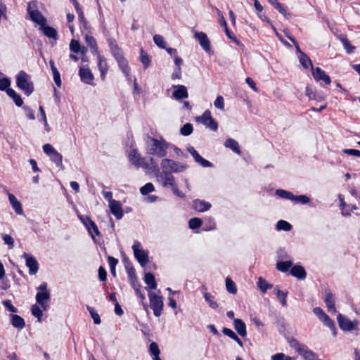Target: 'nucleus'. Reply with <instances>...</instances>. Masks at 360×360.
I'll return each instance as SVG.
<instances>
[{
  "instance_id": "nucleus-1",
  "label": "nucleus",
  "mask_w": 360,
  "mask_h": 360,
  "mask_svg": "<svg viewBox=\"0 0 360 360\" xmlns=\"http://www.w3.org/2000/svg\"><path fill=\"white\" fill-rule=\"evenodd\" d=\"M170 144L164 139H158L151 136H148L146 141V153L148 155L157 156L158 158H164L167 155V150Z\"/></svg>"
},
{
  "instance_id": "nucleus-2",
  "label": "nucleus",
  "mask_w": 360,
  "mask_h": 360,
  "mask_svg": "<svg viewBox=\"0 0 360 360\" xmlns=\"http://www.w3.org/2000/svg\"><path fill=\"white\" fill-rule=\"evenodd\" d=\"M16 84L27 96H30L34 91L33 84L30 81V76L23 70L20 71L17 75Z\"/></svg>"
},
{
  "instance_id": "nucleus-3",
  "label": "nucleus",
  "mask_w": 360,
  "mask_h": 360,
  "mask_svg": "<svg viewBox=\"0 0 360 360\" xmlns=\"http://www.w3.org/2000/svg\"><path fill=\"white\" fill-rule=\"evenodd\" d=\"M160 165L163 170L170 172L171 173L182 172L186 169L188 167L186 164L180 163L167 158L162 159Z\"/></svg>"
},
{
  "instance_id": "nucleus-4",
  "label": "nucleus",
  "mask_w": 360,
  "mask_h": 360,
  "mask_svg": "<svg viewBox=\"0 0 360 360\" xmlns=\"http://www.w3.org/2000/svg\"><path fill=\"white\" fill-rule=\"evenodd\" d=\"M39 292L36 295V301L41 307L43 310H46V302L50 300V292L47 289V283L44 282L37 287Z\"/></svg>"
},
{
  "instance_id": "nucleus-5",
  "label": "nucleus",
  "mask_w": 360,
  "mask_h": 360,
  "mask_svg": "<svg viewBox=\"0 0 360 360\" xmlns=\"http://www.w3.org/2000/svg\"><path fill=\"white\" fill-rule=\"evenodd\" d=\"M148 297L154 315L159 317L162 314L164 307L163 297L153 292L148 293Z\"/></svg>"
},
{
  "instance_id": "nucleus-6",
  "label": "nucleus",
  "mask_w": 360,
  "mask_h": 360,
  "mask_svg": "<svg viewBox=\"0 0 360 360\" xmlns=\"http://www.w3.org/2000/svg\"><path fill=\"white\" fill-rule=\"evenodd\" d=\"M27 12L32 21L35 22L40 26H44V25L46 24V20L43 16V15L37 9L35 2L32 1L28 4Z\"/></svg>"
},
{
  "instance_id": "nucleus-7",
  "label": "nucleus",
  "mask_w": 360,
  "mask_h": 360,
  "mask_svg": "<svg viewBox=\"0 0 360 360\" xmlns=\"http://www.w3.org/2000/svg\"><path fill=\"white\" fill-rule=\"evenodd\" d=\"M157 181L163 186L172 187L175 184V179L170 172L163 170L155 174Z\"/></svg>"
},
{
  "instance_id": "nucleus-8",
  "label": "nucleus",
  "mask_w": 360,
  "mask_h": 360,
  "mask_svg": "<svg viewBox=\"0 0 360 360\" xmlns=\"http://www.w3.org/2000/svg\"><path fill=\"white\" fill-rule=\"evenodd\" d=\"M141 245L139 241H135L132 245V249L135 258L141 266H145L148 262V255L146 252L141 249Z\"/></svg>"
},
{
  "instance_id": "nucleus-9",
  "label": "nucleus",
  "mask_w": 360,
  "mask_h": 360,
  "mask_svg": "<svg viewBox=\"0 0 360 360\" xmlns=\"http://www.w3.org/2000/svg\"><path fill=\"white\" fill-rule=\"evenodd\" d=\"M198 121L212 131H216L218 129V123L212 118L210 110H205L200 117H198Z\"/></svg>"
},
{
  "instance_id": "nucleus-10",
  "label": "nucleus",
  "mask_w": 360,
  "mask_h": 360,
  "mask_svg": "<svg viewBox=\"0 0 360 360\" xmlns=\"http://www.w3.org/2000/svg\"><path fill=\"white\" fill-rule=\"evenodd\" d=\"M297 352L301 355L305 360H321L318 356L310 350L306 345H300L296 342L294 345Z\"/></svg>"
},
{
  "instance_id": "nucleus-11",
  "label": "nucleus",
  "mask_w": 360,
  "mask_h": 360,
  "mask_svg": "<svg viewBox=\"0 0 360 360\" xmlns=\"http://www.w3.org/2000/svg\"><path fill=\"white\" fill-rule=\"evenodd\" d=\"M129 162L136 167H143L146 165V159L142 157L137 149H133L128 155Z\"/></svg>"
},
{
  "instance_id": "nucleus-12",
  "label": "nucleus",
  "mask_w": 360,
  "mask_h": 360,
  "mask_svg": "<svg viewBox=\"0 0 360 360\" xmlns=\"http://www.w3.org/2000/svg\"><path fill=\"white\" fill-rule=\"evenodd\" d=\"M340 328L343 330L351 331L358 325V321H352L348 318L339 314L337 317Z\"/></svg>"
},
{
  "instance_id": "nucleus-13",
  "label": "nucleus",
  "mask_w": 360,
  "mask_h": 360,
  "mask_svg": "<svg viewBox=\"0 0 360 360\" xmlns=\"http://www.w3.org/2000/svg\"><path fill=\"white\" fill-rule=\"evenodd\" d=\"M22 257L26 259V266L29 268L30 275H34L39 270V264L33 256L25 252Z\"/></svg>"
},
{
  "instance_id": "nucleus-14",
  "label": "nucleus",
  "mask_w": 360,
  "mask_h": 360,
  "mask_svg": "<svg viewBox=\"0 0 360 360\" xmlns=\"http://www.w3.org/2000/svg\"><path fill=\"white\" fill-rule=\"evenodd\" d=\"M187 150L191 153V155L194 158L195 161L200 164L203 167H212V162L204 159L202 156L199 155L198 151L193 147L188 146L187 148Z\"/></svg>"
},
{
  "instance_id": "nucleus-15",
  "label": "nucleus",
  "mask_w": 360,
  "mask_h": 360,
  "mask_svg": "<svg viewBox=\"0 0 360 360\" xmlns=\"http://www.w3.org/2000/svg\"><path fill=\"white\" fill-rule=\"evenodd\" d=\"M195 38L199 41L200 45L206 52L210 51V41L205 33L195 32Z\"/></svg>"
},
{
  "instance_id": "nucleus-16",
  "label": "nucleus",
  "mask_w": 360,
  "mask_h": 360,
  "mask_svg": "<svg viewBox=\"0 0 360 360\" xmlns=\"http://www.w3.org/2000/svg\"><path fill=\"white\" fill-rule=\"evenodd\" d=\"M312 75L315 80L323 81L326 84H329L331 82L330 78L326 72L320 68L317 67L315 69L312 68Z\"/></svg>"
},
{
  "instance_id": "nucleus-17",
  "label": "nucleus",
  "mask_w": 360,
  "mask_h": 360,
  "mask_svg": "<svg viewBox=\"0 0 360 360\" xmlns=\"http://www.w3.org/2000/svg\"><path fill=\"white\" fill-rule=\"evenodd\" d=\"M79 75L83 82L89 84H91L94 79V75L89 68L84 66L80 67Z\"/></svg>"
},
{
  "instance_id": "nucleus-18",
  "label": "nucleus",
  "mask_w": 360,
  "mask_h": 360,
  "mask_svg": "<svg viewBox=\"0 0 360 360\" xmlns=\"http://www.w3.org/2000/svg\"><path fill=\"white\" fill-rule=\"evenodd\" d=\"M109 207L112 214L117 219H120L123 217V210L121 203L119 201H111Z\"/></svg>"
},
{
  "instance_id": "nucleus-19",
  "label": "nucleus",
  "mask_w": 360,
  "mask_h": 360,
  "mask_svg": "<svg viewBox=\"0 0 360 360\" xmlns=\"http://www.w3.org/2000/svg\"><path fill=\"white\" fill-rule=\"evenodd\" d=\"M173 87L176 90L173 92L172 96L176 100L186 98L188 96L187 89L184 85H174Z\"/></svg>"
},
{
  "instance_id": "nucleus-20",
  "label": "nucleus",
  "mask_w": 360,
  "mask_h": 360,
  "mask_svg": "<svg viewBox=\"0 0 360 360\" xmlns=\"http://www.w3.org/2000/svg\"><path fill=\"white\" fill-rule=\"evenodd\" d=\"M118 63L120 68L122 70V72L125 75L127 79L128 80L131 79L130 77V68L128 65L127 60L123 57H120L116 59Z\"/></svg>"
},
{
  "instance_id": "nucleus-21",
  "label": "nucleus",
  "mask_w": 360,
  "mask_h": 360,
  "mask_svg": "<svg viewBox=\"0 0 360 360\" xmlns=\"http://www.w3.org/2000/svg\"><path fill=\"white\" fill-rule=\"evenodd\" d=\"M98 65L99 70L101 72V78L102 80L105 79V75L108 70V66L106 62V60L104 56L101 55H98Z\"/></svg>"
},
{
  "instance_id": "nucleus-22",
  "label": "nucleus",
  "mask_w": 360,
  "mask_h": 360,
  "mask_svg": "<svg viewBox=\"0 0 360 360\" xmlns=\"http://www.w3.org/2000/svg\"><path fill=\"white\" fill-rule=\"evenodd\" d=\"M233 326L237 333L242 337L247 335L246 326L245 322L240 319H235L233 320Z\"/></svg>"
},
{
  "instance_id": "nucleus-23",
  "label": "nucleus",
  "mask_w": 360,
  "mask_h": 360,
  "mask_svg": "<svg viewBox=\"0 0 360 360\" xmlns=\"http://www.w3.org/2000/svg\"><path fill=\"white\" fill-rule=\"evenodd\" d=\"M8 199L15 212L18 214H22L23 213L22 205L21 203L18 200L16 197L13 194L8 193Z\"/></svg>"
},
{
  "instance_id": "nucleus-24",
  "label": "nucleus",
  "mask_w": 360,
  "mask_h": 360,
  "mask_svg": "<svg viewBox=\"0 0 360 360\" xmlns=\"http://www.w3.org/2000/svg\"><path fill=\"white\" fill-rule=\"evenodd\" d=\"M325 303L328 307V309L330 312L336 313V309L335 307V298L334 295L331 292H327L324 299Z\"/></svg>"
},
{
  "instance_id": "nucleus-25",
  "label": "nucleus",
  "mask_w": 360,
  "mask_h": 360,
  "mask_svg": "<svg viewBox=\"0 0 360 360\" xmlns=\"http://www.w3.org/2000/svg\"><path fill=\"white\" fill-rule=\"evenodd\" d=\"M290 274L299 279H304L307 276L304 269L299 265L292 266L290 269Z\"/></svg>"
},
{
  "instance_id": "nucleus-26",
  "label": "nucleus",
  "mask_w": 360,
  "mask_h": 360,
  "mask_svg": "<svg viewBox=\"0 0 360 360\" xmlns=\"http://www.w3.org/2000/svg\"><path fill=\"white\" fill-rule=\"evenodd\" d=\"M193 207L198 212H205L211 207V205L203 200H195L193 201Z\"/></svg>"
},
{
  "instance_id": "nucleus-27",
  "label": "nucleus",
  "mask_w": 360,
  "mask_h": 360,
  "mask_svg": "<svg viewBox=\"0 0 360 360\" xmlns=\"http://www.w3.org/2000/svg\"><path fill=\"white\" fill-rule=\"evenodd\" d=\"M224 146L226 148H229L231 149L233 152H235L238 155L241 154V151L240 150L238 143L236 140H234L231 138H229L226 140V141L224 143Z\"/></svg>"
},
{
  "instance_id": "nucleus-28",
  "label": "nucleus",
  "mask_w": 360,
  "mask_h": 360,
  "mask_svg": "<svg viewBox=\"0 0 360 360\" xmlns=\"http://www.w3.org/2000/svg\"><path fill=\"white\" fill-rule=\"evenodd\" d=\"M11 317V324L13 327L18 328V330H21L25 327V323L21 316L16 314H12Z\"/></svg>"
},
{
  "instance_id": "nucleus-29",
  "label": "nucleus",
  "mask_w": 360,
  "mask_h": 360,
  "mask_svg": "<svg viewBox=\"0 0 360 360\" xmlns=\"http://www.w3.org/2000/svg\"><path fill=\"white\" fill-rule=\"evenodd\" d=\"M41 29L42 30L44 34L47 37H49L50 39H53L55 40L57 39L58 34H57V31L54 28H53L50 26L46 25L44 24V26H41Z\"/></svg>"
},
{
  "instance_id": "nucleus-30",
  "label": "nucleus",
  "mask_w": 360,
  "mask_h": 360,
  "mask_svg": "<svg viewBox=\"0 0 360 360\" xmlns=\"http://www.w3.org/2000/svg\"><path fill=\"white\" fill-rule=\"evenodd\" d=\"M144 281L151 290H155L157 288V283L155 276L151 273H146L144 276Z\"/></svg>"
},
{
  "instance_id": "nucleus-31",
  "label": "nucleus",
  "mask_w": 360,
  "mask_h": 360,
  "mask_svg": "<svg viewBox=\"0 0 360 360\" xmlns=\"http://www.w3.org/2000/svg\"><path fill=\"white\" fill-rule=\"evenodd\" d=\"M144 169L155 174L160 171L159 167L153 158H150L149 162L146 161V165L144 166Z\"/></svg>"
},
{
  "instance_id": "nucleus-32",
  "label": "nucleus",
  "mask_w": 360,
  "mask_h": 360,
  "mask_svg": "<svg viewBox=\"0 0 360 360\" xmlns=\"http://www.w3.org/2000/svg\"><path fill=\"white\" fill-rule=\"evenodd\" d=\"M274 292L276 295L277 298L281 302L283 307L287 306L286 297L288 295V292H283L280 290L278 288L274 289Z\"/></svg>"
},
{
  "instance_id": "nucleus-33",
  "label": "nucleus",
  "mask_w": 360,
  "mask_h": 360,
  "mask_svg": "<svg viewBox=\"0 0 360 360\" xmlns=\"http://www.w3.org/2000/svg\"><path fill=\"white\" fill-rule=\"evenodd\" d=\"M125 268L130 281L136 280L135 269L129 261L124 260Z\"/></svg>"
},
{
  "instance_id": "nucleus-34",
  "label": "nucleus",
  "mask_w": 360,
  "mask_h": 360,
  "mask_svg": "<svg viewBox=\"0 0 360 360\" xmlns=\"http://www.w3.org/2000/svg\"><path fill=\"white\" fill-rule=\"evenodd\" d=\"M257 286L264 293H265L269 289H271L273 287L271 284L268 283L262 277L258 278Z\"/></svg>"
},
{
  "instance_id": "nucleus-35",
  "label": "nucleus",
  "mask_w": 360,
  "mask_h": 360,
  "mask_svg": "<svg viewBox=\"0 0 360 360\" xmlns=\"http://www.w3.org/2000/svg\"><path fill=\"white\" fill-rule=\"evenodd\" d=\"M299 60L301 65L304 68H308L309 66H311V68L312 69L313 65L311 63V60L304 53H301V55H300L299 57Z\"/></svg>"
},
{
  "instance_id": "nucleus-36",
  "label": "nucleus",
  "mask_w": 360,
  "mask_h": 360,
  "mask_svg": "<svg viewBox=\"0 0 360 360\" xmlns=\"http://www.w3.org/2000/svg\"><path fill=\"white\" fill-rule=\"evenodd\" d=\"M276 194L281 198L290 200L291 201H292V198H294V194L292 192L283 189H277L276 191Z\"/></svg>"
},
{
  "instance_id": "nucleus-37",
  "label": "nucleus",
  "mask_w": 360,
  "mask_h": 360,
  "mask_svg": "<svg viewBox=\"0 0 360 360\" xmlns=\"http://www.w3.org/2000/svg\"><path fill=\"white\" fill-rule=\"evenodd\" d=\"M292 225L286 221L279 220L276 224V229L278 231H289L292 229Z\"/></svg>"
},
{
  "instance_id": "nucleus-38",
  "label": "nucleus",
  "mask_w": 360,
  "mask_h": 360,
  "mask_svg": "<svg viewBox=\"0 0 360 360\" xmlns=\"http://www.w3.org/2000/svg\"><path fill=\"white\" fill-rule=\"evenodd\" d=\"M226 288L227 291L231 294H236L237 292V288L235 283L230 278H226Z\"/></svg>"
},
{
  "instance_id": "nucleus-39",
  "label": "nucleus",
  "mask_w": 360,
  "mask_h": 360,
  "mask_svg": "<svg viewBox=\"0 0 360 360\" xmlns=\"http://www.w3.org/2000/svg\"><path fill=\"white\" fill-rule=\"evenodd\" d=\"M50 158L51 160L56 163V165L58 166V167H63V164H62V160H63V157L62 155L57 151L56 150L53 154H51L50 156Z\"/></svg>"
},
{
  "instance_id": "nucleus-40",
  "label": "nucleus",
  "mask_w": 360,
  "mask_h": 360,
  "mask_svg": "<svg viewBox=\"0 0 360 360\" xmlns=\"http://www.w3.org/2000/svg\"><path fill=\"white\" fill-rule=\"evenodd\" d=\"M203 295L205 300L209 304L210 307L212 309H217L218 307V304L214 301V297L210 293L205 292Z\"/></svg>"
},
{
  "instance_id": "nucleus-41",
  "label": "nucleus",
  "mask_w": 360,
  "mask_h": 360,
  "mask_svg": "<svg viewBox=\"0 0 360 360\" xmlns=\"http://www.w3.org/2000/svg\"><path fill=\"white\" fill-rule=\"evenodd\" d=\"M321 321H322L325 326L330 328L333 330L334 335H336V328L335 326V323L333 321L328 315H326Z\"/></svg>"
},
{
  "instance_id": "nucleus-42",
  "label": "nucleus",
  "mask_w": 360,
  "mask_h": 360,
  "mask_svg": "<svg viewBox=\"0 0 360 360\" xmlns=\"http://www.w3.org/2000/svg\"><path fill=\"white\" fill-rule=\"evenodd\" d=\"M292 265V262L290 261L280 262L276 264L277 269L282 271L286 272Z\"/></svg>"
},
{
  "instance_id": "nucleus-43",
  "label": "nucleus",
  "mask_w": 360,
  "mask_h": 360,
  "mask_svg": "<svg viewBox=\"0 0 360 360\" xmlns=\"http://www.w3.org/2000/svg\"><path fill=\"white\" fill-rule=\"evenodd\" d=\"M86 43L92 49V52L97 53V44L96 39L89 35L85 37Z\"/></svg>"
},
{
  "instance_id": "nucleus-44",
  "label": "nucleus",
  "mask_w": 360,
  "mask_h": 360,
  "mask_svg": "<svg viewBox=\"0 0 360 360\" xmlns=\"http://www.w3.org/2000/svg\"><path fill=\"white\" fill-rule=\"evenodd\" d=\"M75 10L78 15V18H79V20L80 22V25L82 27H83L84 29H87V22L85 20L84 15L83 13L82 8L79 7V8H76Z\"/></svg>"
},
{
  "instance_id": "nucleus-45",
  "label": "nucleus",
  "mask_w": 360,
  "mask_h": 360,
  "mask_svg": "<svg viewBox=\"0 0 360 360\" xmlns=\"http://www.w3.org/2000/svg\"><path fill=\"white\" fill-rule=\"evenodd\" d=\"M140 60L144 65L145 69H146L149 66L150 63V58L149 56L147 53H146L143 49L141 50Z\"/></svg>"
},
{
  "instance_id": "nucleus-46",
  "label": "nucleus",
  "mask_w": 360,
  "mask_h": 360,
  "mask_svg": "<svg viewBox=\"0 0 360 360\" xmlns=\"http://www.w3.org/2000/svg\"><path fill=\"white\" fill-rule=\"evenodd\" d=\"M310 201V199L309 197L304 195H295L294 198H292V202L295 203L299 204H307Z\"/></svg>"
},
{
  "instance_id": "nucleus-47",
  "label": "nucleus",
  "mask_w": 360,
  "mask_h": 360,
  "mask_svg": "<svg viewBox=\"0 0 360 360\" xmlns=\"http://www.w3.org/2000/svg\"><path fill=\"white\" fill-rule=\"evenodd\" d=\"M89 233L91 235L92 238L94 239V236L92 235V231L97 236H100L101 233L98 229V226L95 224L94 221H89V226H86Z\"/></svg>"
},
{
  "instance_id": "nucleus-48",
  "label": "nucleus",
  "mask_w": 360,
  "mask_h": 360,
  "mask_svg": "<svg viewBox=\"0 0 360 360\" xmlns=\"http://www.w3.org/2000/svg\"><path fill=\"white\" fill-rule=\"evenodd\" d=\"M155 188L152 183H147L146 185L140 188V192L142 195H146L149 193L154 191Z\"/></svg>"
},
{
  "instance_id": "nucleus-49",
  "label": "nucleus",
  "mask_w": 360,
  "mask_h": 360,
  "mask_svg": "<svg viewBox=\"0 0 360 360\" xmlns=\"http://www.w3.org/2000/svg\"><path fill=\"white\" fill-rule=\"evenodd\" d=\"M153 41L155 44L161 49H165L166 42L162 36L155 34L153 37Z\"/></svg>"
},
{
  "instance_id": "nucleus-50",
  "label": "nucleus",
  "mask_w": 360,
  "mask_h": 360,
  "mask_svg": "<svg viewBox=\"0 0 360 360\" xmlns=\"http://www.w3.org/2000/svg\"><path fill=\"white\" fill-rule=\"evenodd\" d=\"M189 228L191 229H195L201 226L202 220L199 218L194 217L189 220L188 221Z\"/></svg>"
},
{
  "instance_id": "nucleus-51",
  "label": "nucleus",
  "mask_w": 360,
  "mask_h": 360,
  "mask_svg": "<svg viewBox=\"0 0 360 360\" xmlns=\"http://www.w3.org/2000/svg\"><path fill=\"white\" fill-rule=\"evenodd\" d=\"M149 352L153 357L159 356L160 351L156 342H151L149 346Z\"/></svg>"
},
{
  "instance_id": "nucleus-52",
  "label": "nucleus",
  "mask_w": 360,
  "mask_h": 360,
  "mask_svg": "<svg viewBox=\"0 0 360 360\" xmlns=\"http://www.w3.org/2000/svg\"><path fill=\"white\" fill-rule=\"evenodd\" d=\"M87 309L92 317L95 324L101 323V319L98 314L95 311L93 307H87Z\"/></svg>"
},
{
  "instance_id": "nucleus-53",
  "label": "nucleus",
  "mask_w": 360,
  "mask_h": 360,
  "mask_svg": "<svg viewBox=\"0 0 360 360\" xmlns=\"http://www.w3.org/2000/svg\"><path fill=\"white\" fill-rule=\"evenodd\" d=\"M193 125L190 123H186L181 128L180 131L182 135L188 136L193 132Z\"/></svg>"
},
{
  "instance_id": "nucleus-54",
  "label": "nucleus",
  "mask_w": 360,
  "mask_h": 360,
  "mask_svg": "<svg viewBox=\"0 0 360 360\" xmlns=\"http://www.w3.org/2000/svg\"><path fill=\"white\" fill-rule=\"evenodd\" d=\"M70 49L71 51L76 53H79L80 51H82V53L84 52V51L81 50V47H80V44H79V41H76L75 39H72L70 41Z\"/></svg>"
},
{
  "instance_id": "nucleus-55",
  "label": "nucleus",
  "mask_w": 360,
  "mask_h": 360,
  "mask_svg": "<svg viewBox=\"0 0 360 360\" xmlns=\"http://www.w3.org/2000/svg\"><path fill=\"white\" fill-rule=\"evenodd\" d=\"M340 41L342 43L345 49L347 50V53H349L353 51L354 47L351 45L350 42L345 37L342 36L340 37Z\"/></svg>"
},
{
  "instance_id": "nucleus-56",
  "label": "nucleus",
  "mask_w": 360,
  "mask_h": 360,
  "mask_svg": "<svg viewBox=\"0 0 360 360\" xmlns=\"http://www.w3.org/2000/svg\"><path fill=\"white\" fill-rule=\"evenodd\" d=\"M206 221L207 224L205 225L204 230L205 231H212L216 229V224L214 222V219L212 217H208L206 219Z\"/></svg>"
},
{
  "instance_id": "nucleus-57",
  "label": "nucleus",
  "mask_w": 360,
  "mask_h": 360,
  "mask_svg": "<svg viewBox=\"0 0 360 360\" xmlns=\"http://www.w3.org/2000/svg\"><path fill=\"white\" fill-rule=\"evenodd\" d=\"M32 314L34 316L38 318L39 321H41V317L42 316L43 312L39 305L34 304L32 307Z\"/></svg>"
},
{
  "instance_id": "nucleus-58",
  "label": "nucleus",
  "mask_w": 360,
  "mask_h": 360,
  "mask_svg": "<svg viewBox=\"0 0 360 360\" xmlns=\"http://www.w3.org/2000/svg\"><path fill=\"white\" fill-rule=\"evenodd\" d=\"M2 239L5 244L8 245L9 249H12L14 246L13 238L8 234H2Z\"/></svg>"
},
{
  "instance_id": "nucleus-59",
  "label": "nucleus",
  "mask_w": 360,
  "mask_h": 360,
  "mask_svg": "<svg viewBox=\"0 0 360 360\" xmlns=\"http://www.w3.org/2000/svg\"><path fill=\"white\" fill-rule=\"evenodd\" d=\"M39 112H40V114H41V121L44 122V127H45V130L49 132L50 131V127L47 123V120H46V114H45V111L44 110V108L41 105L39 106Z\"/></svg>"
},
{
  "instance_id": "nucleus-60",
  "label": "nucleus",
  "mask_w": 360,
  "mask_h": 360,
  "mask_svg": "<svg viewBox=\"0 0 360 360\" xmlns=\"http://www.w3.org/2000/svg\"><path fill=\"white\" fill-rule=\"evenodd\" d=\"M11 85V81L8 78L0 79V90L6 91Z\"/></svg>"
},
{
  "instance_id": "nucleus-61",
  "label": "nucleus",
  "mask_w": 360,
  "mask_h": 360,
  "mask_svg": "<svg viewBox=\"0 0 360 360\" xmlns=\"http://www.w3.org/2000/svg\"><path fill=\"white\" fill-rule=\"evenodd\" d=\"M214 106L221 110H224V98L221 96H218L214 103Z\"/></svg>"
},
{
  "instance_id": "nucleus-62",
  "label": "nucleus",
  "mask_w": 360,
  "mask_h": 360,
  "mask_svg": "<svg viewBox=\"0 0 360 360\" xmlns=\"http://www.w3.org/2000/svg\"><path fill=\"white\" fill-rule=\"evenodd\" d=\"M225 29V32H226V36L230 39H231L233 41H234L237 45L240 46H243L239 40L237 39V38L235 37V35L228 29L227 26L224 27Z\"/></svg>"
},
{
  "instance_id": "nucleus-63",
  "label": "nucleus",
  "mask_w": 360,
  "mask_h": 360,
  "mask_svg": "<svg viewBox=\"0 0 360 360\" xmlns=\"http://www.w3.org/2000/svg\"><path fill=\"white\" fill-rule=\"evenodd\" d=\"M291 357L283 353H277L271 356V360H291Z\"/></svg>"
},
{
  "instance_id": "nucleus-64",
  "label": "nucleus",
  "mask_w": 360,
  "mask_h": 360,
  "mask_svg": "<svg viewBox=\"0 0 360 360\" xmlns=\"http://www.w3.org/2000/svg\"><path fill=\"white\" fill-rule=\"evenodd\" d=\"M44 152L49 156L53 154L56 150L49 143L43 146Z\"/></svg>"
}]
</instances>
